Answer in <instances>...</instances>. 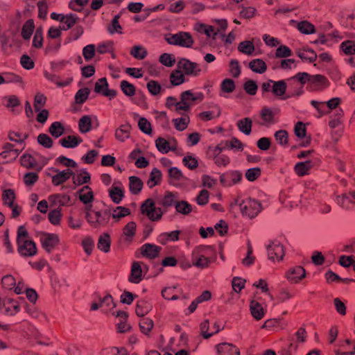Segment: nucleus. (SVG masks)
<instances>
[{
  "label": "nucleus",
  "instance_id": "obj_1",
  "mask_svg": "<svg viewBox=\"0 0 355 355\" xmlns=\"http://www.w3.org/2000/svg\"><path fill=\"white\" fill-rule=\"evenodd\" d=\"M287 86L286 97L298 98L304 94V86L306 83L311 82L322 85L325 83L326 78L321 75L310 76L306 72H300L295 76L286 79Z\"/></svg>",
  "mask_w": 355,
  "mask_h": 355
},
{
  "label": "nucleus",
  "instance_id": "obj_2",
  "mask_svg": "<svg viewBox=\"0 0 355 355\" xmlns=\"http://www.w3.org/2000/svg\"><path fill=\"white\" fill-rule=\"evenodd\" d=\"M213 255H214V251L211 246L196 247L192 252V263L197 268H205L211 262Z\"/></svg>",
  "mask_w": 355,
  "mask_h": 355
},
{
  "label": "nucleus",
  "instance_id": "obj_3",
  "mask_svg": "<svg viewBox=\"0 0 355 355\" xmlns=\"http://www.w3.org/2000/svg\"><path fill=\"white\" fill-rule=\"evenodd\" d=\"M234 203L239 206L241 214L249 218H255L262 210L260 202L256 199H236Z\"/></svg>",
  "mask_w": 355,
  "mask_h": 355
},
{
  "label": "nucleus",
  "instance_id": "obj_4",
  "mask_svg": "<svg viewBox=\"0 0 355 355\" xmlns=\"http://www.w3.org/2000/svg\"><path fill=\"white\" fill-rule=\"evenodd\" d=\"M111 217V209L95 211L92 215L87 214V223L94 228L105 227Z\"/></svg>",
  "mask_w": 355,
  "mask_h": 355
},
{
  "label": "nucleus",
  "instance_id": "obj_5",
  "mask_svg": "<svg viewBox=\"0 0 355 355\" xmlns=\"http://www.w3.org/2000/svg\"><path fill=\"white\" fill-rule=\"evenodd\" d=\"M141 209L142 213L146 214L153 221L159 220L164 214L160 207L155 206L154 200L151 198L146 200L142 204Z\"/></svg>",
  "mask_w": 355,
  "mask_h": 355
},
{
  "label": "nucleus",
  "instance_id": "obj_6",
  "mask_svg": "<svg viewBox=\"0 0 355 355\" xmlns=\"http://www.w3.org/2000/svg\"><path fill=\"white\" fill-rule=\"evenodd\" d=\"M177 67L179 69H181L186 76L191 77L199 76L202 71L199 64L184 58L179 60Z\"/></svg>",
  "mask_w": 355,
  "mask_h": 355
},
{
  "label": "nucleus",
  "instance_id": "obj_7",
  "mask_svg": "<svg viewBox=\"0 0 355 355\" xmlns=\"http://www.w3.org/2000/svg\"><path fill=\"white\" fill-rule=\"evenodd\" d=\"M19 26L20 22H18L15 28H10L7 33H4L3 34L0 33V41L3 49L20 44V42L17 37Z\"/></svg>",
  "mask_w": 355,
  "mask_h": 355
},
{
  "label": "nucleus",
  "instance_id": "obj_8",
  "mask_svg": "<svg viewBox=\"0 0 355 355\" xmlns=\"http://www.w3.org/2000/svg\"><path fill=\"white\" fill-rule=\"evenodd\" d=\"M267 252L269 259L274 261L276 258L278 261L283 259L284 249L279 241H273L267 246Z\"/></svg>",
  "mask_w": 355,
  "mask_h": 355
},
{
  "label": "nucleus",
  "instance_id": "obj_9",
  "mask_svg": "<svg viewBox=\"0 0 355 355\" xmlns=\"http://www.w3.org/2000/svg\"><path fill=\"white\" fill-rule=\"evenodd\" d=\"M17 243V250L24 257H32L37 252L35 243L31 240H23Z\"/></svg>",
  "mask_w": 355,
  "mask_h": 355
},
{
  "label": "nucleus",
  "instance_id": "obj_10",
  "mask_svg": "<svg viewBox=\"0 0 355 355\" xmlns=\"http://www.w3.org/2000/svg\"><path fill=\"white\" fill-rule=\"evenodd\" d=\"M287 86L286 80H279L273 83L272 94L280 100L285 101L288 99L287 95Z\"/></svg>",
  "mask_w": 355,
  "mask_h": 355
},
{
  "label": "nucleus",
  "instance_id": "obj_11",
  "mask_svg": "<svg viewBox=\"0 0 355 355\" xmlns=\"http://www.w3.org/2000/svg\"><path fill=\"white\" fill-rule=\"evenodd\" d=\"M42 247L50 252L58 243V236L53 234L45 233L41 236Z\"/></svg>",
  "mask_w": 355,
  "mask_h": 355
},
{
  "label": "nucleus",
  "instance_id": "obj_12",
  "mask_svg": "<svg viewBox=\"0 0 355 355\" xmlns=\"http://www.w3.org/2000/svg\"><path fill=\"white\" fill-rule=\"evenodd\" d=\"M161 250V247L153 243H145L141 248L143 256L149 259H154L157 257Z\"/></svg>",
  "mask_w": 355,
  "mask_h": 355
},
{
  "label": "nucleus",
  "instance_id": "obj_13",
  "mask_svg": "<svg viewBox=\"0 0 355 355\" xmlns=\"http://www.w3.org/2000/svg\"><path fill=\"white\" fill-rule=\"evenodd\" d=\"M306 275L305 270L302 266H295L291 268L286 274L289 281L293 283H297Z\"/></svg>",
  "mask_w": 355,
  "mask_h": 355
},
{
  "label": "nucleus",
  "instance_id": "obj_14",
  "mask_svg": "<svg viewBox=\"0 0 355 355\" xmlns=\"http://www.w3.org/2000/svg\"><path fill=\"white\" fill-rule=\"evenodd\" d=\"M90 180L91 175L86 169L80 168L76 170L72 181L75 187H78L89 182Z\"/></svg>",
  "mask_w": 355,
  "mask_h": 355
},
{
  "label": "nucleus",
  "instance_id": "obj_15",
  "mask_svg": "<svg viewBox=\"0 0 355 355\" xmlns=\"http://www.w3.org/2000/svg\"><path fill=\"white\" fill-rule=\"evenodd\" d=\"M216 349L219 355L240 354L239 350L236 346L227 343H223L217 345Z\"/></svg>",
  "mask_w": 355,
  "mask_h": 355
},
{
  "label": "nucleus",
  "instance_id": "obj_16",
  "mask_svg": "<svg viewBox=\"0 0 355 355\" xmlns=\"http://www.w3.org/2000/svg\"><path fill=\"white\" fill-rule=\"evenodd\" d=\"M178 201V196L177 193L166 191L159 203L164 209H167L173 206L175 207V205Z\"/></svg>",
  "mask_w": 355,
  "mask_h": 355
},
{
  "label": "nucleus",
  "instance_id": "obj_17",
  "mask_svg": "<svg viewBox=\"0 0 355 355\" xmlns=\"http://www.w3.org/2000/svg\"><path fill=\"white\" fill-rule=\"evenodd\" d=\"M79 200L84 204L92 203L94 199V193L89 186H84L77 192Z\"/></svg>",
  "mask_w": 355,
  "mask_h": 355
},
{
  "label": "nucleus",
  "instance_id": "obj_18",
  "mask_svg": "<svg viewBox=\"0 0 355 355\" xmlns=\"http://www.w3.org/2000/svg\"><path fill=\"white\" fill-rule=\"evenodd\" d=\"M83 139L78 136L75 135H68L64 138H62L59 140V144L64 148H74L77 147L80 143H82Z\"/></svg>",
  "mask_w": 355,
  "mask_h": 355
},
{
  "label": "nucleus",
  "instance_id": "obj_19",
  "mask_svg": "<svg viewBox=\"0 0 355 355\" xmlns=\"http://www.w3.org/2000/svg\"><path fill=\"white\" fill-rule=\"evenodd\" d=\"M180 231L175 230L171 232H163L157 239L158 243L165 245L168 242H175L179 240Z\"/></svg>",
  "mask_w": 355,
  "mask_h": 355
},
{
  "label": "nucleus",
  "instance_id": "obj_20",
  "mask_svg": "<svg viewBox=\"0 0 355 355\" xmlns=\"http://www.w3.org/2000/svg\"><path fill=\"white\" fill-rule=\"evenodd\" d=\"M49 200L54 206H65L70 202L71 198L67 194L57 193L51 195Z\"/></svg>",
  "mask_w": 355,
  "mask_h": 355
},
{
  "label": "nucleus",
  "instance_id": "obj_21",
  "mask_svg": "<svg viewBox=\"0 0 355 355\" xmlns=\"http://www.w3.org/2000/svg\"><path fill=\"white\" fill-rule=\"evenodd\" d=\"M242 178V174L239 171H231L226 175H221L220 177V180L222 184L224 185H227L230 184L229 182H232L233 184H236Z\"/></svg>",
  "mask_w": 355,
  "mask_h": 355
},
{
  "label": "nucleus",
  "instance_id": "obj_22",
  "mask_svg": "<svg viewBox=\"0 0 355 355\" xmlns=\"http://www.w3.org/2000/svg\"><path fill=\"white\" fill-rule=\"evenodd\" d=\"M19 306L13 300H7L3 302L1 312L8 315H12L19 312Z\"/></svg>",
  "mask_w": 355,
  "mask_h": 355
},
{
  "label": "nucleus",
  "instance_id": "obj_23",
  "mask_svg": "<svg viewBox=\"0 0 355 355\" xmlns=\"http://www.w3.org/2000/svg\"><path fill=\"white\" fill-rule=\"evenodd\" d=\"M260 116L262 122H258L261 125H268L274 123V113L268 107H263L260 112Z\"/></svg>",
  "mask_w": 355,
  "mask_h": 355
},
{
  "label": "nucleus",
  "instance_id": "obj_24",
  "mask_svg": "<svg viewBox=\"0 0 355 355\" xmlns=\"http://www.w3.org/2000/svg\"><path fill=\"white\" fill-rule=\"evenodd\" d=\"M130 129L131 125L128 123L122 124L115 131L116 139H118L119 141H124L126 139H128L130 137Z\"/></svg>",
  "mask_w": 355,
  "mask_h": 355
},
{
  "label": "nucleus",
  "instance_id": "obj_25",
  "mask_svg": "<svg viewBox=\"0 0 355 355\" xmlns=\"http://www.w3.org/2000/svg\"><path fill=\"white\" fill-rule=\"evenodd\" d=\"M141 268L139 263L135 262L132 264L131 268L130 275L129 277V281L134 284H138L141 280Z\"/></svg>",
  "mask_w": 355,
  "mask_h": 355
},
{
  "label": "nucleus",
  "instance_id": "obj_26",
  "mask_svg": "<svg viewBox=\"0 0 355 355\" xmlns=\"http://www.w3.org/2000/svg\"><path fill=\"white\" fill-rule=\"evenodd\" d=\"M178 46L182 47L190 48L193 44V40L191 35L188 32H179L178 33Z\"/></svg>",
  "mask_w": 355,
  "mask_h": 355
},
{
  "label": "nucleus",
  "instance_id": "obj_27",
  "mask_svg": "<svg viewBox=\"0 0 355 355\" xmlns=\"http://www.w3.org/2000/svg\"><path fill=\"white\" fill-rule=\"evenodd\" d=\"M297 54L302 60L309 61V62H313L317 59L315 52L311 49L304 48L300 49L297 51Z\"/></svg>",
  "mask_w": 355,
  "mask_h": 355
},
{
  "label": "nucleus",
  "instance_id": "obj_28",
  "mask_svg": "<svg viewBox=\"0 0 355 355\" xmlns=\"http://www.w3.org/2000/svg\"><path fill=\"white\" fill-rule=\"evenodd\" d=\"M35 29L33 19L27 20L22 26L21 35L24 40H29Z\"/></svg>",
  "mask_w": 355,
  "mask_h": 355
},
{
  "label": "nucleus",
  "instance_id": "obj_29",
  "mask_svg": "<svg viewBox=\"0 0 355 355\" xmlns=\"http://www.w3.org/2000/svg\"><path fill=\"white\" fill-rule=\"evenodd\" d=\"M310 104L317 110V117L320 118L324 115L328 114L329 110H328L327 103L324 101H318L311 100Z\"/></svg>",
  "mask_w": 355,
  "mask_h": 355
},
{
  "label": "nucleus",
  "instance_id": "obj_30",
  "mask_svg": "<svg viewBox=\"0 0 355 355\" xmlns=\"http://www.w3.org/2000/svg\"><path fill=\"white\" fill-rule=\"evenodd\" d=\"M249 68L257 73H263L267 69L266 62L261 59H254L249 63Z\"/></svg>",
  "mask_w": 355,
  "mask_h": 355
},
{
  "label": "nucleus",
  "instance_id": "obj_31",
  "mask_svg": "<svg viewBox=\"0 0 355 355\" xmlns=\"http://www.w3.org/2000/svg\"><path fill=\"white\" fill-rule=\"evenodd\" d=\"M109 196L116 204H119L123 198V191L121 187L113 185L109 190Z\"/></svg>",
  "mask_w": 355,
  "mask_h": 355
},
{
  "label": "nucleus",
  "instance_id": "obj_32",
  "mask_svg": "<svg viewBox=\"0 0 355 355\" xmlns=\"http://www.w3.org/2000/svg\"><path fill=\"white\" fill-rule=\"evenodd\" d=\"M252 121L250 118L245 117L237 122L238 129L245 134L249 135L252 131Z\"/></svg>",
  "mask_w": 355,
  "mask_h": 355
},
{
  "label": "nucleus",
  "instance_id": "obj_33",
  "mask_svg": "<svg viewBox=\"0 0 355 355\" xmlns=\"http://www.w3.org/2000/svg\"><path fill=\"white\" fill-rule=\"evenodd\" d=\"M78 17L76 14L66 15L62 17L61 24H62V29L67 31L71 28L75 24L77 23Z\"/></svg>",
  "mask_w": 355,
  "mask_h": 355
},
{
  "label": "nucleus",
  "instance_id": "obj_34",
  "mask_svg": "<svg viewBox=\"0 0 355 355\" xmlns=\"http://www.w3.org/2000/svg\"><path fill=\"white\" fill-rule=\"evenodd\" d=\"M185 74L181 69L173 71L170 75V80L173 85L178 86L186 82Z\"/></svg>",
  "mask_w": 355,
  "mask_h": 355
},
{
  "label": "nucleus",
  "instance_id": "obj_35",
  "mask_svg": "<svg viewBox=\"0 0 355 355\" xmlns=\"http://www.w3.org/2000/svg\"><path fill=\"white\" fill-rule=\"evenodd\" d=\"M51 170L55 173V174L51 177L52 183L54 186H59L68 180L64 171H60L55 168H51Z\"/></svg>",
  "mask_w": 355,
  "mask_h": 355
},
{
  "label": "nucleus",
  "instance_id": "obj_36",
  "mask_svg": "<svg viewBox=\"0 0 355 355\" xmlns=\"http://www.w3.org/2000/svg\"><path fill=\"white\" fill-rule=\"evenodd\" d=\"M143 187L142 181L136 176L129 178V189L133 194H138Z\"/></svg>",
  "mask_w": 355,
  "mask_h": 355
},
{
  "label": "nucleus",
  "instance_id": "obj_37",
  "mask_svg": "<svg viewBox=\"0 0 355 355\" xmlns=\"http://www.w3.org/2000/svg\"><path fill=\"white\" fill-rule=\"evenodd\" d=\"M130 214V209L124 207L119 206L111 209V216L116 221H119L120 219L129 215Z\"/></svg>",
  "mask_w": 355,
  "mask_h": 355
},
{
  "label": "nucleus",
  "instance_id": "obj_38",
  "mask_svg": "<svg viewBox=\"0 0 355 355\" xmlns=\"http://www.w3.org/2000/svg\"><path fill=\"white\" fill-rule=\"evenodd\" d=\"M250 311L252 315L257 320H261L264 315L262 306L254 300L250 302Z\"/></svg>",
  "mask_w": 355,
  "mask_h": 355
},
{
  "label": "nucleus",
  "instance_id": "obj_39",
  "mask_svg": "<svg viewBox=\"0 0 355 355\" xmlns=\"http://www.w3.org/2000/svg\"><path fill=\"white\" fill-rule=\"evenodd\" d=\"M151 309V305L147 301L140 300L137 304L135 312L139 317H144Z\"/></svg>",
  "mask_w": 355,
  "mask_h": 355
},
{
  "label": "nucleus",
  "instance_id": "obj_40",
  "mask_svg": "<svg viewBox=\"0 0 355 355\" xmlns=\"http://www.w3.org/2000/svg\"><path fill=\"white\" fill-rule=\"evenodd\" d=\"M238 50L243 54L252 55L255 50V47L252 42L245 40L239 43Z\"/></svg>",
  "mask_w": 355,
  "mask_h": 355
},
{
  "label": "nucleus",
  "instance_id": "obj_41",
  "mask_svg": "<svg viewBox=\"0 0 355 355\" xmlns=\"http://www.w3.org/2000/svg\"><path fill=\"white\" fill-rule=\"evenodd\" d=\"M312 167L310 160L303 162H299L295 166V171L299 176H304L309 173V170Z\"/></svg>",
  "mask_w": 355,
  "mask_h": 355
},
{
  "label": "nucleus",
  "instance_id": "obj_42",
  "mask_svg": "<svg viewBox=\"0 0 355 355\" xmlns=\"http://www.w3.org/2000/svg\"><path fill=\"white\" fill-rule=\"evenodd\" d=\"M161 178V171L159 169L154 168L150 174L149 179L147 182V185L149 188H153L155 185H157L160 183Z\"/></svg>",
  "mask_w": 355,
  "mask_h": 355
},
{
  "label": "nucleus",
  "instance_id": "obj_43",
  "mask_svg": "<svg viewBox=\"0 0 355 355\" xmlns=\"http://www.w3.org/2000/svg\"><path fill=\"white\" fill-rule=\"evenodd\" d=\"M147 89L153 96H157L165 92V89L162 88L157 81L153 80L148 82Z\"/></svg>",
  "mask_w": 355,
  "mask_h": 355
},
{
  "label": "nucleus",
  "instance_id": "obj_44",
  "mask_svg": "<svg viewBox=\"0 0 355 355\" xmlns=\"http://www.w3.org/2000/svg\"><path fill=\"white\" fill-rule=\"evenodd\" d=\"M97 247L100 250L103 251L105 252H107L110 251V240L108 234L105 233L99 237L97 243Z\"/></svg>",
  "mask_w": 355,
  "mask_h": 355
},
{
  "label": "nucleus",
  "instance_id": "obj_45",
  "mask_svg": "<svg viewBox=\"0 0 355 355\" xmlns=\"http://www.w3.org/2000/svg\"><path fill=\"white\" fill-rule=\"evenodd\" d=\"M157 150L162 153H167L170 150H174V148L170 146L168 141L162 137H159L155 141Z\"/></svg>",
  "mask_w": 355,
  "mask_h": 355
},
{
  "label": "nucleus",
  "instance_id": "obj_46",
  "mask_svg": "<svg viewBox=\"0 0 355 355\" xmlns=\"http://www.w3.org/2000/svg\"><path fill=\"white\" fill-rule=\"evenodd\" d=\"M120 87L123 93L128 97H132L136 94L135 87L127 80H122L120 83Z\"/></svg>",
  "mask_w": 355,
  "mask_h": 355
},
{
  "label": "nucleus",
  "instance_id": "obj_47",
  "mask_svg": "<svg viewBox=\"0 0 355 355\" xmlns=\"http://www.w3.org/2000/svg\"><path fill=\"white\" fill-rule=\"evenodd\" d=\"M204 98V94L202 92L193 94L190 90H187L182 93V101L187 100V101H202Z\"/></svg>",
  "mask_w": 355,
  "mask_h": 355
},
{
  "label": "nucleus",
  "instance_id": "obj_48",
  "mask_svg": "<svg viewBox=\"0 0 355 355\" xmlns=\"http://www.w3.org/2000/svg\"><path fill=\"white\" fill-rule=\"evenodd\" d=\"M49 131L53 137L58 138L64 134V129L60 122L55 121L49 127Z\"/></svg>",
  "mask_w": 355,
  "mask_h": 355
},
{
  "label": "nucleus",
  "instance_id": "obj_49",
  "mask_svg": "<svg viewBox=\"0 0 355 355\" xmlns=\"http://www.w3.org/2000/svg\"><path fill=\"white\" fill-rule=\"evenodd\" d=\"M80 132H88L92 128V121L89 116L85 115L80 118L78 122Z\"/></svg>",
  "mask_w": 355,
  "mask_h": 355
},
{
  "label": "nucleus",
  "instance_id": "obj_50",
  "mask_svg": "<svg viewBox=\"0 0 355 355\" xmlns=\"http://www.w3.org/2000/svg\"><path fill=\"white\" fill-rule=\"evenodd\" d=\"M340 48L346 55H355V42L352 40L344 41L340 44Z\"/></svg>",
  "mask_w": 355,
  "mask_h": 355
},
{
  "label": "nucleus",
  "instance_id": "obj_51",
  "mask_svg": "<svg viewBox=\"0 0 355 355\" xmlns=\"http://www.w3.org/2000/svg\"><path fill=\"white\" fill-rule=\"evenodd\" d=\"M175 208L178 213L182 214L183 215H188L192 211L191 205L188 202L184 200L178 201L175 205Z\"/></svg>",
  "mask_w": 355,
  "mask_h": 355
},
{
  "label": "nucleus",
  "instance_id": "obj_52",
  "mask_svg": "<svg viewBox=\"0 0 355 355\" xmlns=\"http://www.w3.org/2000/svg\"><path fill=\"white\" fill-rule=\"evenodd\" d=\"M20 161L21 165L26 168H35L37 167V161L31 155L25 154L22 155Z\"/></svg>",
  "mask_w": 355,
  "mask_h": 355
},
{
  "label": "nucleus",
  "instance_id": "obj_53",
  "mask_svg": "<svg viewBox=\"0 0 355 355\" xmlns=\"http://www.w3.org/2000/svg\"><path fill=\"white\" fill-rule=\"evenodd\" d=\"M15 199V194L12 189L5 190L2 194L3 204L8 207H12Z\"/></svg>",
  "mask_w": 355,
  "mask_h": 355
},
{
  "label": "nucleus",
  "instance_id": "obj_54",
  "mask_svg": "<svg viewBox=\"0 0 355 355\" xmlns=\"http://www.w3.org/2000/svg\"><path fill=\"white\" fill-rule=\"evenodd\" d=\"M90 90L87 87L82 88L75 94V101L78 104H83L88 98Z\"/></svg>",
  "mask_w": 355,
  "mask_h": 355
},
{
  "label": "nucleus",
  "instance_id": "obj_55",
  "mask_svg": "<svg viewBox=\"0 0 355 355\" xmlns=\"http://www.w3.org/2000/svg\"><path fill=\"white\" fill-rule=\"evenodd\" d=\"M297 29L304 34H311L315 33L314 26L307 21H300L297 24Z\"/></svg>",
  "mask_w": 355,
  "mask_h": 355
},
{
  "label": "nucleus",
  "instance_id": "obj_56",
  "mask_svg": "<svg viewBox=\"0 0 355 355\" xmlns=\"http://www.w3.org/2000/svg\"><path fill=\"white\" fill-rule=\"evenodd\" d=\"M168 176L170 178L169 183L175 184L173 181H178L183 178L182 173L180 170L176 167H171L168 170Z\"/></svg>",
  "mask_w": 355,
  "mask_h": 355
},
{
  "label": "nucleus",
  "instance_id": "obj_57",
  "mask_svg": "<svg viewBox=\"0 0 355 355\" xmlns=\"http://www.w3.org/2000/svg\"><path fill=\"white\" fill-rule=\"evenodd\" d=\"M187 7L190 8V12L193 14H197L205 9L203 3L193 0L187 1Z\"/></svg>",
  "mask_w": 355,
  "mask_h": 355
},
{
  "label": "nucleus",
  "instance_id": "obj_58",
  "mask_svg": "<svg viewBox=\"0 0 355 355\" xmlns=\"http://www.w3.org/2000/svg\"><path fill=\"white\" fill-rule=\"evenodd\" d=\"M130 54L135 58L142 60L147 55V51L141 46H134L130 51Z\"/></svg>",
  "mask_w": 355,
  "mask_h": 355
},
{
  "label": "nucleus",
  "instance_id": "obj_59",
  "mask_svg": "<svg viewBox=\"0 0 355 355\" xmlns=\"http://www.w3.org/2000/svg\"><path fill=\"white\" fill-rule=\"evenodd\" d=\"M3 104L6 107L12 109L13 112V109L20 104V101L16 96L12 95L4 98Z\"/></svg>",
  "mask_w": 355,
  "mask_h": 355
},
{
  "label": "nucleus",
  "instance_id": "obj_60",
  "mask_svg": "<svg viewBox=\"0 0 355 355\" xmlns=\"http://www.w3.org/2000/svg\"><path fill=\"white\" fill-rule=\"evenodd\" d=\"M55 162L68 168H75L77 167V163L73 159L68 158L64 155L59 156L56 158Z\"/></svg>",
  "mask_w": 355,
  "mask_h": 355
},
{
  "label": "nucleus",
  "instance_id": "obj_61",
  "mask_svg": "<svg viewBox=\"0 0 355 355\" xmlns=\"http://www.w3.org/2000/svg\"><path fill=\"white\" fill-rule=\"evenodd\" d=\"M159 62L166 67H173L175 63V56L169 53H163L159 57Z\"/></svg>",
  "mask_w": 355,
  "mask_h": 355
},
{
  "label": "nucleus",
  "instance_id": "obj_62",
  "mask_svg": "<svg viewBox=\"0 0 355 355\" xmlns=\"http://www.w3.org/2000/svg\"><path fill=\"white\" fill-rule=\"evenodd\" d=\"M189 121V117L187 116H182L181 118L174 119L173 120L175 128L180 131H182L187 128Z\"/></svg>",
  "mask_w": 355,
  "mask_h": 355
},
{
  "label": "nucleus",
  "instance_id": "obj_63",
  "mask_svg": "<svg viewBox=\"0 0 355 355\" xmlns=\"http://www.w3.org/2000/svg\"><path fill=\"white\" fill-rule=\"evenodd\" d=\"M96 52V46L94 44L86 45L83 49V55L86 61L90 60L94 58Z\"/></svg>",
  "mask_w": 355,
  "mask_h": 355
},
{
  "label": "nucleus",
  "instance_id": "obj_64",
  "mask_svg": "<svg viewBox=\"0 0 355 355\" xmlns=\"http://www.w3.org/2000/svg\"><path fill=\"white\" fill-rule=\"evenodd\" d=\"M139 128L146 135H151L152 129L150 122L146 118H140L138 122Z\"/></svg>",
  "mask_w": 355,
  "mask_h": 355
}]
</instances>
